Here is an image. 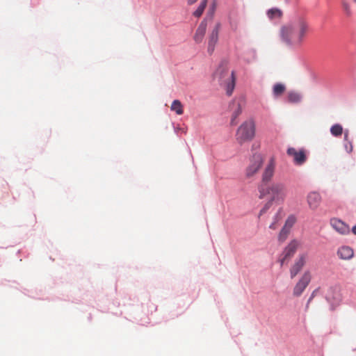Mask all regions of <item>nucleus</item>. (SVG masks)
I'll list each match as a JSON object with an SVG mask.
<instances>
[{"mask_svg": "<svg viewBox=\"0 0 356 356\" xmlns=\"http://www.w3.org/2000/svg\"><path fill=\"white\" fill-rule=\"evenodd\" d=\"M330 225L340 234H347L350 232L349 226L338 218H332Z\"/></svg>", "mask_w": 356, "mask_h": 356, "instance_id": "9b49d317", "label": "nucleus"}, {"mask_svg": "<svg viewBox=\"0 0 356 356\" xmlns=\"http://www.w3.org/2000/svg\"><path fill=\"white\" fill-rule=\"evenodd\" d=\"M197 0H188V3L189 5H192L193 3H195Z\"/></svg>", "mask_w": 356, "mask_h": 356, "instance_id": "7c9ffc66", "label": "nucleus"}, {"mask_svg": "<svg viewBox=\"0 0 356 356\" xmlns=\"http://www.w3.org/2000/svg\"><path fill=\"white\" fill-rule=\"evenodd\" d=\"M287 154L293 158V163L297 165H302L307 160L306 152L303 149L297 150L294 147H289Z\"/></svg>", "mask_w": 356, "mask_h": 356, "instance_id": "6e6552de", "label": "nucleus"}, {"mask_svg": "<svg viewBox=\"0 0 356 356\" xmlns=\"http://www.w3.org/2000/svg\"><path fill=\"white\" fill-rule=\"evenodd\" d=\"M312 275L309 270L305 271L293 290L294 296H300L311 282Z\"/></svg>", "mask_w": 356, "mask_h": 356, "instance_id": "423d86ee", "label": "nucleus"}, {"mask_svg": "<svg viewBox=\"0 0 356 356\" xmlns=\"http://www.w3.org/2000/svg\"><path fill=\"white\" fill-rule=\"evenodd\" d=\"M337 254L339 259L348 260L354 257L355 251L352 248L348 245H342L338 248Z\"/></svg>", "mask_w": 356, "mask_h": 356, "instance_id": "ddd939ff", "label": "nucleus"}, {"mask_svg": "<svg viewBox=\"0 0 356 356\" xmlns=\"http://www.w3.org/2000/svg\"><path fill=\"white\" fill-rule=\"evenodd\" d=\"M259 199H263L266 195H269L270 198L260 211V215L266 213L275 202L277 204H282L286 197L287 189L284 184L274 183L270 185L266 191L262 185L259 186Z\"/></svg>", "mask_w": 356, "mask_h": 356, "instance_id": "f03ea898", "label": "nucleus"}, {"mask_svg": "<svg viewBox=\"0 0 356 356\" xmlns=\"http://www.w3.org/2000/svg\"><path fill=\"white\" fill-rule=\"evenodd\" d=\"M170 110L175 112L177 115H182L184 107L181 102L178 99L174 100L171 104Z\"/></svg>", "mask_w": 356, "mask_h": 356, "instance_id": "f3484780", "label": "nucleus"}, {"mask_svg": "<svg viewBox=\"0 0 356 356\" xmlns=\"http://www.w3.org/2000/svg\"><path fill=\"white\" fill-rule=\"evenodd\" d=\"M220 27V23H217L209 35L208 42V51L209 54H212L214 51L215 45L218 40V33Z\"/></svg>", "mask_w": 356, "mask_h": 356, "instance_id": "9d476101", "label": "nucleus"}, {"mask_svg": "<svg viewBox=\"0 0 356 356\" xmlns=\"http://www.w3.org/2000/svg\"><path fill=\"white\" fill-rule=\"evenodd\" d=\"M315 293H316V291H313V293H312L310 298H309L308 300V302H307V305L311 302V300L314 298V297L315 296Z\"/></svg>", "mask_w": 356, "mask_h": 356, "instance_id": "c85d7f7f", "label": "nucleus"}, {"mask_svg": "<svg viewBox=\"0 0 356 356\" xmlns=\"http://www.w3.org/2000/svg\"><path fill=\"white\" fill-rule=\"evenodd\" d=\"M255 135V125L253 121L247 120L238 128L236 134L237 142L242 145L252 140Z\"/></svg>", "mask_w": 356, "mask_h": 356, "instance_id": "20e7f679", "label": "nucleus"}, {"mask_svg": "<svg viewBox=\"0 0 356 356\" xmlns=\"http://www.w3.org/2000/svg\"><path fill=\"white\" fill-rule=\"evenodd\" d=\"M334 290V289L331 288L328 291V292H327V293L326 295V298H327V300H339V294H338L337 293H336L335 296H331V293H332Z\"/></svg>", "mask_w": 356, "mask_h": 356, "instance_id": "bb28decb", "label": "nucleus"}, {"mask_svg": "<svg viewBox=\"0 0 356 356\" xmlns=\"http://www.w3.org/2000/svg\"><path fill=\"white\" fill-rule=\"evenodd\" d=\"M330 131L332 133V134L334 136H341L342 134V132H343V129H342V127L339 124H335V125H333L331 129H330Z\"/></svg>", "mask_w": 356, "mask_h": 356, "instance_id": "b1692460", "label": "nucleus"}, {"mask_svg": "<svg viewBox=\"0 0 356 356\" xmlns=\"http://www.w3.org/2000/svg\"><path fill=\"white\" fill-rule=\"evenodd\" d=\"M286 87L284 84L277 83L273 88V93L275 97L281 96L285 91Z\"/></svg>", "mask_w": 356, "mask_h": 356, "instance_id": "a211bd4d", "label": "nucleus"}, {"mask_svg": "<svg viewBox=\"0 0 356 356\" xmlns=\"http://www.w3.org/2000/svg\"><path fill=\"white\" fill-rule=\"evenodd\" d=\"M300 245V243L297 240H292L288 245L284 248L282 256L280 259L281 266L284 265L285 261L290 259L296 253Z\"/></svg>", "mask_w": 356, "mask_h": 356, "instance_id": "0eeeda50", "label": "nucleus"}, {"mask_svg": "<svg viewBox=\"0 0 356 356\" xmlns=\"http://www.w3.org/2000/svg\"><path fill=\"white\" fill-rule=\"evenodd\" d=\"M214 79L218 81L220 86H223L228 96H231L234 87L236 78L234 72H229L227 63L222 62L220 64L214 73Z\"/></svg>", "mask_w": 356, "mask_h": 356, "instance_id": "7ed1b4c3", "label": "nucleus"}, {"mask_svg": "<svg viewBox=\"0 0 356 356\" xmlns=\"http://www.w3.org/2000/svg\"><path fill=\"white\" fill-rule=\"evenodd\" d=\"M341 6L343 14L346 17H350L353 15V12L350 9V6L346 0L341 1Z\"/></svg>", "mask_w": 356, "mask_h": 356, "instance_id": "aec40b11", "label": "nucleus"}, {"mask_svg": "<svg viewBox=\"0 0 356 356\" xmlns=\"http://www.w3.org/2000/svg\"><path fill=\"white\" fill-rule=\"evenodd\" d=\"M347 136H348L347 134H345V139H346V140H347Z\"/></svg>", "mask_w": 356, "mask_h": 356, "instance_id": "473e14b6", "label": "nucleus"}, {"mask_svg": "<svg viewBox=\"0 0 356 356\" xmlns=\"http://www.w3.org/2000/svg\"><path fill=\"white\" fill-rule=\"evenodd\" d=\"M345 149L347 152H351L353 151V147L351 143H346L345 144Z\"/></svg>", "mask_w": 356, "mask_h": 356, "instance_id": "cd10ccee", "label": "nucleus"}, {"mask_svg": "<svg viewBox=\"0 0 356 356\" xmlns=\"http://www.w3.org/2000/svg\"><path fill=\"white\" fill-rule=\"evenodd\" d=\"M307 203L312 210H316L321 202V196L317 192H311L308 194Z\"/></svg>", "mask_w": 356, "mask_h": 356, "instance_id": "f8f14e48", "label": "nucleus"}, {"mask_svg": "<svg viewBox=\"0 0 356 356\" xmlns=\"http://www.w3.org/2000/svg\"><path fill=\"white\" fill-rule=\"evenodd\" d=\"M307 257V254L305 253L299 254L298 257L290 268V275L291 278L295 277L302 270L306 263Z\"/></svg>", "mask_w": 356, "mask_h": 356, "instance_id": "1a4fd4ad", "label": "nucleus"}, {"mask_svg": "<svg viewBox=\"0 0 356 356\" xmlns=\"http://www.w3.org/2000/svg\"><path fill=\"white\" fill-rule=\"evenodd\" d=\"M242 110L243 109H238V110L237 109V110L231 111L232 112V117H231V124L232 125H236L237 124L236 119H237L238 116L240 115L241 113H242Z\"/></svg>", "mask_w": 356, "mask_h": 356, "instance_id": "393cba45", "label": "nucleus"}, {"mask_svg": "<svg viewBox=\"0 0 356 356\" xmlns=\"http://www.w3.org/2000/svg\"><path fill=\"white\" fill-rule=\"evenodd\" d=\"M207 27V19H203L197 27L195 33L194 35L193 39L196 43H200L205 35L206 30Z\"/></svg>", "mask_w": 356, "mask_h": 356, "instance_id": "2eb2a0df", "label": "nucleus"}, {"mask_svg": "<svg viewBox=\"0 0 356 356\" xmlns=\"http://www.w3.org/2000/svg\"><path fill=\"white\" fill-rule=\"evenodd\" d=\"M311 28L308 20L304 17H298L280 29L282 41L290 47H300L309 33Z\"/></svg>", "mask_w": 356, "mask_h": 356, "instance_id": "f257e3e1", "label": "nucleus"}, {"mask_svg": "<svg viewBox=\"0 0 356 356\" xmlns=\"http://www.w3.org/2000/svg\"><path fill=\"white\" fill-rule=\"evenodd\" d=\"M269 227L272 229H275L277 228V226H276V222H273L270 226Z\"/></svg>", "mask_w": 356, "mask_h": 356, "instance_id": "c756f323", "label": "nucleus"}, {"mask_svg": "<svg viewBox=\"0 0 356 356\" xmlns=\"http://www.w3.org/2000/svg\"><path fill=\"white\" fill-rule=\"evenodd\" d=\"M352 232L354 234H356V225L353 226L352 227Z\"/></svg>", "mask_w": 356, "mask_h": 356, "instance_id": "2f4dec72", "label": "nucleus"}, {"mask_svg": "<svg viewBox=\"0 0 356 356\" xmlns=\"http://www.w3.org/2000/svg\"><path fill=\"white\" fill-rule=\"evenodd\" d=\"M290 229H287V227H283L278 236L279 241L281 242L284 241L288 237Z\"/></svg>", "mask_w": 356, "mask_h": 356, "instance_id": "5701e85b", "label": "nucleus"}, {"mask_svg": "<svg viewBox=\"0 0 356 356\" xmlns=\"http://www.w3.org/2000/svg\"><path fill=\"white\" fill-rule=\"evenodd\" d=\"M207 0H202L201 2H200V4L199 5L198 8H197V10L193 13V15L195 17H200L206 6H207Z\"/></svg>", "mask_w": 356, "mask_h": 356, "instance_id": "412c9836", "label": "nucleus"}, {"mask_svg": "<svg viewBox=\"0 0 356 356\" xmlns=\"http://www.w3.org/2000/svg\"><path fill=\"white\" fill-rule=\"evenodd\" d=\"M245 105V99L243 96L234 98L229 104V108L230 111L238 109H243Z\"/></svg>", "mask_w": 356, "mask_h": 356, "instance_id": "dca6fc26", "label": "nucleus"}, {"mask_svg": "<svg viewBox=\"0 0 356 356\" xmlns=\"http://www.w3.org/2000/svg\"><path fill=\"white\" fill-rule=\"evenodd\" d=\"M296 222V218L293 216H289L285 222L284 227L291 230V228Z\"/></svg>", "mask_w": 356, "mask_h": 356, "instance_id": "a878e982", "label": "nucleus"}, {"mask_svg": "<svg viewBox=\"0 0 356 356\" xmlns=\"http://www.w3.org/2000/svg\"><path fill=\"white\" fill-rule=\"evenodd\" d=\"M267 15L270 19L281 18L282 12L278 8H271L268 10Z\"/></svg>", "mask_w": 356, "mask_h": 356, "instance_id": "6ab92c4d", "label": "nucleus"}, {"mask_svg": "<svg viewBox=\"0 0 356 356\" xmlns=\"http://www.w3.org/2000/svg\"><path fill=\"white\" fill-rule=\"evenodd\" d=\"M264 163L261 154H254L250 159V163L245 168V175L248 179L253 177L260 170Z\"/></svg>", "mask_w": 356, "mask_h": 356, "instance_id": "39448f33", "label": "nucleus"}, {"mask_svg": "<svg viewBox=\"0 0 356 356\" xmlns=\"http://www.w3.org/2000/svg\"><path fill=\"white\" fill-rule=\"evenodd\" d=\"M275 161L273 159H270L268 165H266L263 174H262V181L268 182L271 180L275 171Z\"/></svg>", "mask_w": 356, "mask_h": 356, "instance_id": "4468645a", "label": "nucleus"}, {"mask_svg": "<svg viewBox=\"0 0 356 356\" xmlns=\"http://www.w3.org/2000/svg\"><path fill=\"white\" fill-rule=\"evenodd\" d=\"M301 99V96L299 93L296 92H290L288 94V100L291 103L299 102Z\"/></svg>", "mask_w": 356, "mask_h": 356, "instance_id": "4be33fe9", "label": "nucleus"}]
</instances>
